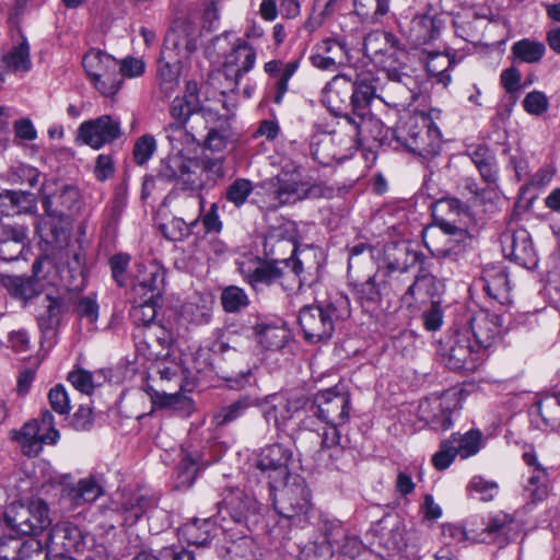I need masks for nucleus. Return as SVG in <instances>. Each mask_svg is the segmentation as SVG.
Segmentation results:
<instances>
[{"label":"nucleus","instance_id":"1","mask_svg":"<svg viewBox=\"0 0 560 560\" xmlns=\"http://www.w3.org/2000/svg\"><path fill=\"white\" fill-rule=\"evenodd\" d=\"M284 226L272 228L265 237L264 248L271 261L258 257H244L237 260V269L244 280L256 293H261L266 288L278 282L281 276V257L284 252L296 253L295 242L287 237Z\"/></svg>","mask_w":560,"mask_h":560},{"label":"nucleus","instance_id":"26","mask_svg":"<svg viewBox=\"0 0 560 560\" xmlns=\"http://www.w3.org/2000/svg\"><path fill=\"white\" fill-rule=\"evenodd\" d=\"M523 460L528 466V476L524 483V491L532 502H541L549 494V474L538 462L535 452H525L523 454Z\"/></svg>","mask_w":560,"mask_h":560},{"label":"nucleus","instance_id":"8","mask_svg":"<svg viewBox=\"0 0 560 560\" xmlns=\"http://www.w3.org/2000/svg\"><path fill=\"white\" fill-rule=\"evenodd\" d=\"M83 68L93 86L104 96H114L121 88L119 62L113 56L100 50H89L82 59Z\"/></svg>","mask_w":560,"mask_h":560},{"label":"nucleus","instance_id":"64","mask_svg":"<svg viewBox=\"0 0 560 560\" xmlns=\"http://www.w3.org/2000/svg\"><path fill=\"white\" fill-rule=\"evenodd\" d=\"M339 425H329L322 435L320 453L327 455L332 460L337 459L343 452L340 446V434L338 431Z\"/></svg>","mask_w":560,"mask_h":560},{"label":"nucleus","instance_id":"34","mask_svg":"<svg viewBox=\"0 0 560 560\" xmlns=\"http://www.w3.org/2000/svg\"><path fill=\"white\" fill-rule=\"evenodd\" d=\"M182 60L175 55L168 54L167 57L166 52L161 50L158 59L156 78L159 89L166 97L171 96L178 86Z\"/></svg>","mask_w":560,"mask_h":560},{"label":"nucleus","instance_id":"16","mask_svg":"<svg viewBox=\"0 0 560 560\" xmlns=\"http://www.w3.org/2000/svg\"><path fill=\"white\" fill-rule=\"evenodd\" d=\"M459 407L458 393L445 392L440 398L421 400L418 407L419 418L434 431H447L451 429L452 410Z\"/></svg>","mask_w":560,"mask_h":560},{"label":"nucleus","instance_id":"20","mask_svg":"<svg viewBox=\"0 0 560 560\" xmlns=\"http://www.w3.org/2000/svg\"><path fill=\"white\" fill-rule=\"evenodd\" d=\"M255 62V49L244 39L236 38L222 66V73L229 81L231 91L237 88L241 79L254 68Z\"/></svg>","mask_w":560,"mask_h":560},{"label":"nucleus","instance_id":"63","mask_svg":"<svg viewBox=\"0 0 560 560\" xmlns=\"http://www.w3.org/2000/svg\"><path fill=\"white\" fill-rule=\"evenodd\" d=\"M470 495L477 494L482 501H491L499 492V485L493 480H488L482 476H475L467 486Z\"/></svg>","mask_w":560,"mask_h":560},{"label":"nucleus","instance_id":"13","mask_svg":"<svg viewBox=\"0 0 560 560\" xmlns=\"http://www.w3.org/2000/svg\"><path fill=\"white\" fill-rule=\"evenodd\" d=\"M350 402L348 394L327 389L314 396L310 411L328 425H342L349 420Z\"/></svg>","mask_w":560,"mask_h":560},{"label":"nucleus","instance_id":"50","mask_svg":"<svg viewBox=\"0 0 560 560\" xmlns=\"http://www.w3.org/2000/svg\"><path fill=\"white\" fill-rule=\"evenodd\" d=\"M407 60V51L397 45L394 47V51L388 52L375 65L385 72L386 78H404V75H409Z\"/></svg>","mask_w":560,"mask_h":560},{"label":"nucleus","instance_id":"27","mask_svg":"<svg viewBox=\"0 0 560 560\" xmlns=\"http://www.w3.org/2000/svg\"><path fill=\"white\" fill-rule=\"evenodd\" d=\"M423 255L411 248L406 242L387 243L383 249V256L377 266H383L392 270L407 272L421 261Z\"/></svg>","mask_w":560,"mask_h":560},{"label":"nucleus","instance_id":"43","mask_svg":"<svg viewBox=\"0 0 560 560\" xmlns=\"http://www.w3.org/2000/svg\"><path fill=\"white\" fill-rule=\"evenodd\" d=\"M474 165L487 183H494L498 178L497 161L492 151L485 145H472L467 150Z\"/></svg>","mask_w":560,"mask_h":560},{"label":"nucleus","instance_id":"39","mask_svg":"<svg viewBox=\"0 0 560 560\" xmlns=\"http://www.w3.org/2000/svg\"><path fill=\"white\" fill-rule=\"evenodd\" d=\"M213 530L210 518H195L178 528V537L188 545L206 546L212 539Z\"/></svg>","mask_w":560,"mask_h":560},{"label":"nucleus","instance_id":"44","mask_svg":"<svg viewBox=\"0 0 560 560\" xmlns=\"http://www.w3.org/2000/svg\"><path fill=\"white\" fill-rule=\"evenodd\" d=\"M351 95V80L346 74L335 75L323 89L322 98L330 108H340Z\"/></svg>","mask_w":560,"mask_h":560},{"label":"nucleus","instance_id":"19","mask_svg":"<svg viewBox=\"0 0 560 560\" xmlns=\"http://www.w3.org/2000/svg\"><path fill=\"white\" fill-rule=\"evenodd\" d=\"M215 505L222 518L230 517L235 523L245 522L259 512L257 500L252 494L234 487L224 489Z\"/></svg>","mask_w":560,"mask_h":560},{"label":"nucleus","instance_id":"41","mask_svg":"<svg viewBox=\"0 0 560 560\" xmlns=\"http://www.w3.org/2000/svg\"><path fill=\"white\" fill-rule=\"evenodd\" d=\"M300 66L299 60H293L288 63H283L280 60H270L265 63V71L269 75L279 77L276 81V95L273 97L275 103L280 104L284 94L288 91L289 80L293 77Z\"/></svg>","mask_w":560,"mask_h":560},{"label":"nucleus","instance_id":"51","mask_svg":"<svg viewBox=\"0 0 560 560\" xmlns=\"http://www.w3.org/2000/svg\"><path fill=\"white\" fill-rule=\"evenodd\" d=\"M26 238L24 228L12 229L7 237L0 240V258L4 261L19 259L25 248Z\"/></svg>","mask_w":560,"mask_h":560},{"label":"nucleus","instance_id":"14","mask_svg":"<svg viewBox=\"0 0 560 560\" xmlns=\"http://www.w3.org/2000/svg\"><path fill=\"white\" fill-rule=\"evenodd\" d=\"M310 60L322 71L336 72L351 63L352 56L346 37L331 36L314 46Z\"/></svg>","mask_w":560,"mask_h":560},{"label":"nucleus","instance_id":"4","mask_svg":"<svg viewBox=\"0 0 560 560\" xmlns=\"http://www.w3.org/2000/svg\"><path fill=\"white\" fill-rule=\"evenodd\" d=\"M423 242L434 257L456 261L472 246L474 235L469 225L436 218L435 228L425 232Z\"/></svg>","mask_w":560,"mask_h":560},{"label":"nucleus","instance_id":"42","mask_svg":"<svg viewBox=\"0 0 560 560\" xmlns=\"http://www.w3.org/2000/svg\"><path fill=\"white\" fill-rule=\"evenodd\" d=\"M207 128L206 148L213 152L225 150L233 136L229 119L215 114L214 120L207 124Z\"/></svg>","mask_w":560,"mask_h":560},{"label":"nucleus","instance_id":"48","mask_svg":"<svg viewBox=\"0 0 560 560\" xmlns=\"http://www.w3.org/2000/svg\"><path fill=\"white\" fill-rule=\"evenodd\" d=\"M294 255L290 254L289 258H281L280 261L281 276L278 282L288 293L299 290L303 284L301 273L304 271V267L300 259L294 258Z\"/></svg>","mask_w":560,"mask_h":560},{"label":"nucleus","instance_id":"6","mask_svg":"<svg viewBox=\"0 0 560 560\" xmlns=\"http://www.w3.org/2000/svg\"><path fill=\"white\" fill-rule=\"evenodd\" d=\"M40 197L45 212L57 219L77 214L83 206L78 186L56 177L44 180L40 187Z\"/></svg>","mask_w":560,"mask_h":560},{"label":"nucleus","instance_id":"58","mask_svg":"<svg viewBox=\"0 0 560 560\" xmlns=\"http://www.w3.org/2000/svg\"><path fill=\"white\" fill-rule=\"evenodd\" d=\"M438 210L446 214L444 219L456 220L457 224L469 225L471 222L468 208L457 198H443L439 200Z\"/></svg>","mask_w":560,"mask_h":560},{"label":"nucleus","instance_id":"35","mask_svg":"<svg viewBox=\"0 0 560 560\" xmlns=\"http://www.w3.org/2000/svg\"><path fill=\"white\" fill-rule=\"evenodd\" d=\"M10 438L20 445L23 454L27 456H37L43 444H46L43 441L44 433L40 431L37 419L27 421L20 430H12Z\"/></svg>","mask_w":560,"mask_h":560},{"label":"nucleus","instance_id":"33","mask_svg":"<svg viewBox=\"0 0 560 560\" xmlns=\"http://www.w3.org/2000/svg\"><path fill=\"white\" fill-rule=\"evenodd\" d=\"M481 282L488 296L498 304L505 306L512 302L510 281L503 267L493 266L486 268L482 273Z\"/></svg>","mask_w":560,"mask_h":560},{"label":"nucleus","instance_id":"49","mask_svg":"<svg viewBox=\"0 0 560 560\" xmlns=\"http://www.w3.org/2000/svg\"><path fill=\"white\" fill-rule=\"evenodd\" d=\"M151 503V499L140 492L122 493L119 501V510L126 515V521L136 523Z\"/></svg>","mask_w":560,"mask_h":560},{"label":"nucleus","instance_id":"7","mask_svg":"<svg viewBox=\"0 0 560 560\" xmlns=\"http://www.w3.org/2000/svg\"><path fill=\"white\" fill-rule=\"evenodd\" d=\"M7 525L22 535H37L47 528L51 518L48 504L40 498L12 502L4 512Z\"/></svg>","mask_w":560,"mask_h":560},{"label":"nucleus","instance_id":"17","mask_svg":"<svg viewBox=\"0 0 560 560\" xmlns=\"http://www.w3.org/2000/svg\"><path fill=\"white\" fill-rule=\"evenodd\" d=\"M170 115L176 120L174 124L182 125H186L194 115L201 116L206 124L213 121L215 118L213 110L202 107L199 84L195 80L187 81L184 94L173 100L170 106Z\"/></svg>","mask_w":560,"mask_h":560},{"label":"nucleus","instance_id":"52","mask_svg":"<svg viewBox=\"0 0 560 560\" xmlns=\"http://www.w3.org/2000/svg\"><path fill=\"white\" fill-rule=\"evenodd\" d=\"M200 469L198 453H183V457L175 471L176 488H189Z\"/></svg>","mask_w":560,"mask_h":560},{"label":"nucleus","instance_id":"30","mask_svg":"<svg viewBox=\"0 0 560 560\" xmlns=\"http://www.w3.org/2000/svg\"><path fill=\"white\" fill-rule=\"evenodd\" d=\"M342 138L337 133H320L312 137L310 142V152L312 158L324 166H329L334 162H341L347 158V153L340 147Z\"/></svg>","mask_w":560,"mask_h":560},{"label":"nucleus","instance_id":"53","mask_svg":"<svg viewBox=\"0 0 560 560\" xmlns=\"http://www.w3.org/2000/svg\"><path fill=\"white\" fill-rule=\"evenodd\" d=\"M439 35L435 20L430 15L415 16L410 24V37L416 45H424Z\"/></svg>","mask_w":560,"mask_h":560},{"label":"nucleus","instance_id":"24","mask_svg":"<svg viewBox=\"0 0 560 560\" xmlns=\"http://www.w3.org/2000/svg\"><path fill=\"white\" fill-rule=\"evenodd\" d=\"M84 542L81 530L69 522L54 525L48 536V548L57 557L71 558L83 550Z\"/></svg>","mask_w":560,"mask_h":560},{"label":"nucleus","instance_id":"38","mask_svg":"<svg viewBox=\"0 0 560 560\" xmlns=\"http://www.w3.org/2000/svg\"><path fill=\"white\" fill-rule=\"evenodd\" d=\"M398 45L396 37L386 32L374 31L363 40L364 55L375 65Z\"/></svg>","mask_w":560,"mask_h":560},{"label":"nucleus","instance_id":"31","mask_svg":"<svg viewBox=\"0 0 560 560\" xmlns=\"http://www.w3.org/2000/svg\"><path fill=\"white\" fill-rule=\"evenodd\" d=\"M381 78L373 72L365 71L357 75L351 82L350 104L353 109H365L374 98L380 100Z\"/></svg>","mask_w":560,"mask_h":560},{"label":"nucleus","instance_id":"12","mask_svg":"<svg viewBox=\"0 0 560 560\" xmlns=\"http://www.w3.org/2000/svg\"><path fill=\"white\" fill-rule=\"evenodd\" d=\"M308 398L304 394L276 393L261 398L264 418L277 430H282L293 417L306 408Z\"/></svg>","mask_w":560,"mask_h":560},{"label":"nucleus","instance_id":"36","mask_svg":"<svg viewBox=\"0 0 560 560\" xmlns=\"http://www.w3.org/2000/svg\"><path fill=\"white\" fill-rule=\"evenodd\" d=\"M186 200L187 203L197 207L198 217L190 223H187L182 218H173L167 223L162 224L161 231L163 235L170 241L176 242L188 237L192 233L194 228L198 224L199 217L203 208V198L200 194H191Z\"/></svg>","mask_w":560,"mask_h":560},{"label":"nucleus","instance_id":"10","mask_svg":"<svg viewBox=\"0 0 560 560\" xmlns=\"http://www.w3.org/2000/svg\"><path fill=\"white\" fill-rule=\"evenodd\" d=\"M292 460V450L280 443L267 445L260 451L256 467L268 479L270 490L278 489L291 478L289 467Z\"/></svg>","mask_w":560,"mask_h":560},{"label":"nucleus","instance_id":"2","mask_svg":"<svg viewBox=\"0 0 560 560\" xmlns=\"http://www.w3.org/2000/svg\"><path fill=\"white\" fill-rule=\"evenodd\" d=\"M351 314L349 299L342 293L328 300L305 305L299 312V324L304 338L311 343L329 340L336 327Z\"/></svg>","mask_w":560,"mask_h":560},{"label":"nucleus","instance_id":"9","mask_svg":"<svg viewBox=\"0 0 560 560\" xmlns=\"http://www.w3.org/2000/svg\"><path fill=\"white\" fill-rule=\"evenodd\" d=\"M445 365L456 372H474L485 361V353L474 345L469 331H457L442 352Z\"/></svg>","mask_w":560,"mask_h":560},{"label":"nucleus","instance_id":"23","mask_svg":"<svg viewBox=\"0 0 560 560\" xmlns=\"http://www.w3.org/2000/svg\"><path fill=\"white\" fill-rule=\"evenodd\" d=\"M416 81L411 75L381 79L380 100L390 107H406L418 98Z\"/></svg>","mask_w":560,"mask_h":560},{"label":"nucleus","instance_id":"57","mask_svg":"<svg viewBox=\"0 0 560 560\" xmlns=\"http://www.w3.org/2000/svg\"><path fill=\"white\" fill-rule=\"evenodd\" d=\"M221 304L225 312L237 313L249 304V298L244 289L236 285H229L221 292Z\"/></svg>","mask_w":560,"mask_h":560},{"label":"nucleus","instance_id":"29","mask_svg":"<svg viewBox=\"0 0 560 560\" xmlns=\"http://www.w3.org/2000/svg\"><path fill=\"white\" fill-rule=\"evenodd\" d=\"M442 283L430 272L421 269L415 277L412 283L401 294L400 300L407 306L415 304H424L429 300L439 295Z\"/></svg>","mask_w":560,"mask_h":560},{"label":"nucleus","instance_id":"46","mask_svg":"<svg viewBox=\"0 0 560 560\" xmlns=\"http://www.w3.org/2000/svg\"><path fill=\"white\" fill-rule=\"evenodd\" d=\"M104 494V488L95 477L81 479L68 491V498L73 506L92 503Z\"/></svg>","mask_w":560,"mask_h":560},{"label":"nucleus","instance_id":"56","mask_svg":"<svg viewBox=\"0 0 560 560\" xmlns=\"http://www.w3.org/2000/svg\"><path fill=\"white\" fill-rule=\"evenodd\" d=\"M376 279H380L381 285L384 289L386 296H388L390 293L399 295L405 289L408 276L407 272L377 266Z\"/></svg>","mask_w":560,"mask_h":560},{"label":"nucleus","instance_id":"59","mask_svg":"<svg viewBox=\"0 0 560 560\" xmlns=\"http://www.w3.org/2000/svg\"><path fill=\"white\" fill-rule=\"evenodd\" d=\"M353 7L354 12L369 22H376L389 10L387 0H353Z\"/></svg>","mask_w":560,"mask_h":560},{"label":"nucleus","instance_id":"15","mask_svg":"<svg viewBox=\"0 0 560 560\" xmlns=\"http://www.w3.org/2000/svg\"><path fill=\"white\" fill-rule=\"evenodd\" d=\"M200 36L201 31L194 21L189 18H179L167 32L162 51L166 52L167 57L170 54L186 59L197 49Z\"/></svg>","mask_w":560,"mask_h":560},{"label":"nucleus","instance_id":"47","mask_svg":"<svg viewBox=\"0 0 560 560\" xmlns=\"http://www.w3.org/2000/svg\"><path fill=\"white\" fill-rule=\"evenodd\" d=\"M2 285L15 299L27 301L39 292L38 281L34 276H3Z\"/></svg>","mask_w":560,"mask_h":560},{"label":"nucleus","instance_id":"3","mask_svg":"<svg viewBox=\"0 0 560 560\" xmlns=\"http://www.w3.org/2000/svg\"><path fill=\"white\" fill-rule=\"evenodd\" d=\"M394 138L406 150L424 159L435 156L441 149L440 130L424 113L400 120L394 129Z\"/></svg>","mask_w":560,"mask_h":560},{"label":"nucleus","instance_id":"61","mask_svg":"<svg viewBox=\"0 0 560 560\" xmlns=\"http://www.w3.org/2000/svg\"><path fill=\"white\" fill-rule=\"evenodd\" d=\"M140 302L135 304L130 311V316L136 325L149 326L156 316L155 299L140 298Z\"/></svg>","mask_w":560,"mask_h":560},{"label":"nucleus","instance_id":"45","mask_svg":"<svg viewBox=\"0 0 560 560\" xmlns=\"http://www.w3.org/2000/svg\"><path fill=\"white\" fill-rule=\"evenodd\" d=\"M258 342L267 350L281 349L288 339V330L282 325L258 322L254 326Z\"/></svg>","mask_w":560,"mask_h":560},{"label":"nucleus","instance_id":"32","mask_svg":"<svg viewBox=\"0 0 560 560\" xmlns=\"http://www.w3.org/2000/svg\"><path fill=\"white\" fill-rule=\"evenodd\" d=\"M0 560H47V553L36 538L24 541L11 538L0 544Z\"/></svg>","mask_w":560,"mask_h":560},{"label":"nucleus","instance_id":"25","mask_svg":"<svg viewBox=\"0 0 560 560\" xmlns=\"http://www.w3.org/2000/svg\"><path fill=\"white\" fill-rule=\"evenodd\" d=\"M503 253L511 260L526 269H534L538 265V257L533 246L528 231L520 229L506 234L502 241Z\"/></svg>","mask_w":560,"mask_h":560},{"label":"nucleus","instance_id":"62","mask_svg":"<svg viewBox=\"0 0 560 560\" xmlns=\"http://www.w3.org/2000/svg\"><path fill=\"white\" fill-rule=\"evenodd\" d=\"M254 190V185L249 179L237 178L231 183L225 190V199L235 207H242Z\"/></svg>","mask_w":560,"mask_h":560},{"label":"nucleus","instance_id":"55","mask_svg":"<svg viewBox=\"0 0 560 560\" xmlns=\"http://www.w3.org/2000/svg\"><path fill=\"white\" fill-rule=\"evenodd\" d=\"M186 125L182 124H170L165 128L166 138L170 141L173 150L183 154L185 150H190L197 144V139L194 133V128L187 130Z\"/></svg>","mask_w":560,"mask_h":560},{"label":"nucleus","instance_id":"21","mask_svg":"<svg viewBox=\"0 0 560 560\" xmlns=\"http://www.w3.org/2000/svg\"><path fill=\"white\" fill-rule=\"evenodd\" d=\"M504 320L502 315L480 311L469 319V327L462 331H469L474 338V345L485 354L499 339L502 332Z\"/></svg>","mask_w":560,"mask_h":560},{"label":"nucleus","instance_id":"22","mask_svg":"<svg viewBox=\"0 0 560 560\" xmlns=\"http://www.w3.org/2000/svg\"><path fill=\"white\" fill-rule=\"evenodd\" d=\"M120 133L119 121L109 115H103L82 122L78 129V140L94 150H100L119 138Z\"/></svg>","mask_w":560,"mask_h":560},{"label":"nucleus","instance_id":"54","mask_svg":"<svg viewBox=\"0 0 560 560\" xmlns=\"http://www.w3.org/2000/svg\"><path fill=\"white\" fill-rule=\"evenodd\" d=\"M511 51L516 59L526 63L539 62L546 54V46L544 43L524 38L515 42Z\"/></svg>","mask_w":560,"mask_h":560},{"label":"nucleus","instance_id":"60","mask_svg":"<svg viewBox=\"0 0 560 560\" xmlns=\"http://www.w3.org/2000/svg\"><path fill=\"white\" fill-rule=\"evenodd\" d=\"M537 408L546 425L552 429L560 427V394L540 399Z\"/></svg>","mask_w":560,"mask_h":560},{"label":"nucleus","instance_id":"18","mask_svg":"<svg viewBox=\"0 0 560 560\" xmlns=\"http://www.w3.org/2000/svg\"><path fill=\"white\" fill-rule=\"evenodd\" d=\"M199 171L200 165L197 160L187 159L177 152L161 161L156 176L164 182H175L184 189H192L198 185Z\"/></svg>","mask_w":560,"mask_h":560},{"label":"nucleus","instance_id":"37","mask_svg":"<svg viewBox=\"0 0 560 560\" xmlns=\"http://www.w3.org/2000/svg\"><path fill=\"white\" fill-rule=\"evenodd\" d=\"M42 308L37 315V322L44 340L51 341L56 335L62 313V301L46 294L42 300Z\"/></svg>","mask_w":560,"mask_h":560},{"label":"nucleus","instance_id":"11","mask_svg":"<svg viewBox=\"0 0 560 560\" xmlns=\"http://www.w3.org/2000/svg\"><path fill=\"white\" fill-rule=\"evenodd\" d=\"M273 505L278 513L288 520H300L311 506L310 491L304 480L299 476L292 477V481H284L277 489Z\"/></svg>","mask_w":560,"mask_h":560},{"label":"nucleus","instance_id":"28","mask_svg":"<svg viewBox=\"0 0 560 560\" xmlns=\"http://www.w3.org/2000/svg\"><path fill=\"white\" fill-rule=\"evenodd\" d=\"M165 282V271L158 264L139 265L132 290L139 298L158 299Z\"/></svg>","mask_w":560,"mask_h":560},{"label":"nucleus","instance_id":"5","mask_svg":"<svg viewBox=\"0 0 560 560\" xmlns=\"http://www.w3.org/2000/svg\"><path fill=\"white\" fill-rule=\"evenodd\" d=\"M267 186L276 207L324 195V188L320 185H308L303 179L302 168L294 162L284 164L279 174L267 183Z\"/></svg>","mask_w":560,"mask_h":560},{"label":"nucleus","instance_id":"40","mask_svg":"<svg viewBox=\"0 0 560 560\" xmlns=\"http://www.w3.org/2000/svg\"><path fill=\"white\" fill-rule=\"evenodd\" d=\"M261 398L257 395L246 394L240 396L235 401L222 407L214 416L218 425H226L241 417L252 407H259Z\"/></svg>","mask_w":560,"mask_h":560}]
</instances>
